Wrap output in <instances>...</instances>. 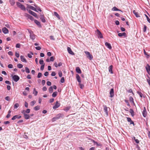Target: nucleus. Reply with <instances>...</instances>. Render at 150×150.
Instances as JSON below:
<instances>
[{
  "mask_svg": "<svg viewBox=\"0 0 150 150\" xmlns=\"http://www.w3.org/2000/svg\"><path fill=\"white\" fill-rule=\"evenodd\" d=\"M16 4L17 6L20 8L23 11H25L26 10L25 7L23 5L18 2H17Z\"/></svg>",
  "mask_w": 150,
  "mask_h": 150,
  "instance_id": "nucleus-1",
  "label": "nucleus"
},
{
  "mask_svg": "<svg viewBox=\"0 0 150 150\" xmlns=\"http://www.w3.org/2000/svg\"><path fill=\"white\" fill-rule=\"evenodd\" d=\"M26 6H27V10L28 11H29V10H28V8H29V9H31L33 10L34 11L36 12H38V11L36 10V9L35 8V7H33V6L30 5L29 4H26Z\"/></svg>",
  "mask_w": 150,
  "mask_h": 150,
  "instance_id": "nucleus-2",
  "label": "nucleus"
},
{
  "mask_svg": "<svg viewBox=\"0 0 150 150\" xmlns=\"http://www.w3.org/2000/svg\"><path fill=\"white\" fill-rule=\"evenodd\" d=\"M85 53L86 54L87 57L90 60H91L93 59V57L89 52L88 51H85Z\"/></svg>",
  "mask_w": 150,
  "mask_h": 150,
  "instance_id": "nucleus-3",
  "label": "nucleus"
},
{
  "mask_svg": "<svg viewBox=\"0 0 150 150\" xmlns=\"http://www.w3.org/2000/svg\"><path fill=\"white\" fill-rule=\"evenodd\" d=\"M96 33L98 38H103V36L102 34L98 29L96 31Z\"/></svg>",
  "mask_w": 150,
  "mask_h": 150,
  "instance_id": "nucleus-4",
  "label": "nucleus"
},
{
  "mask_svg": "<svg viewBox=\"0 0 150 150\" xmlns=\"http://www.w3.org/2000/svg\"><path fill=\"white\" fill-rule=\"evenodd\" d=\"M29 32L30 33V38L33 40H34L35 38V35L33 34V32L32 31H29Z\"/></svg>",
  "mask_w": 150,
  "mask_h": 150,
  "instance_id": "nucleus-5",
  "label": "nucleus"
},
{
  "mask_svg": "<svg viewBox=\"0 0 150 150\" xmlns=\"http://www.w3.org/2000/svg\"><path fill=\"white\" fill-rule=\"evenodd\" d=\"M28 12L29 13L31 14L36 18H38V16L36 13L30 10H29V11H28Z\"/></svg>",
  "mask_w": 150,
  "mask_h": 150,
  "instance_id": "nucleus-6",
  "label": "nucleus"
},
{
  "mask_svg": "<svg viewBox=\"0 0 150 150\" xmlns=\"http://www.w3.org/2000/svg\"><path fill=\"white\" fill-rule=\"evenodd\" d=\"M103 110L105 113L106 116H108V107L105 105H103Z\"/></svg>",
  "mask_w": 150,
  "mask_h": 150,
  "instance_id": "nucleus-7",
  "label": "nucleus"
},
{
  "mask_svg": "<svg viewBox=\"0 0 150 150\" xmlns=\"http://www.w3.org/2000/svg\"><path fill=\"white\" fill-rule=\"evenodd\" d=\"M12 78L13 80L15 82L18 81L19 79V77L17 75H14L12 77Z\"/></svg>",
  "mask_w": 150,
  "mask_h": 150,
  "instance_id": "nucleus-8",
  "label": "nucleus"
},
{
  "mask_svg": "<svg viewBox=\"0 0 150 150\" xmlns=\"http://www.w3.org/2000/svg\"><path fill=\"white\" fill-rule=\"evenodd\" d=\"M60 105V103H59L57 101L55 105L53 107V109H56L59 107Z\"/></svg>",
  "mask_w": 150,
  "mask_h": 150,
  "instance_id": "nucleus-9",
  "label": "nucleus"
},
{
  "mask_svg": "<svg viewBox=\"0 0 150 150\" xmlns=\"http://www.w3.org/2000/svg\"><path fill=\"white\" fill-rule=\"evenodd\" d=\"M146 71L149 74H150V66L147 64L146 67Z\"/></svg>",
  "mask_w": 150,
  "mask_h": 150,
  "instance_id": "nucleus-10",
  "label": "nucleus"
},
{
  "mask_svg": "<svg viewBox=\"0 0 150 150\" xmlns=\"http://www.w3.org/2000/svg\"><path fill=\"white\" fill-rule=\"evenodd\" d=\"M110 97L111 98L113 97L114 95V89L113 88H111L110 89Z\"/></svg>",
  "mask_w": 150,
  "mask_h": 150,
  "instance_id": "nucleus-11",
  "label": "nucleus"
},
{
  "mask_svg": "<svg viewBox=\"0 0 150 150\" xmlns=\"http://www.w3.org/2000/svg\"><path fill=\"white\" fill-rule=\"evenodd\" d=\"M142 115L144 117H146L147 115V112L145 107L144 108V110L142 112Z\"/></svg>",
  "mask_w": 150,
  "mask_h": 150,
  "instance_id": "nucleus-12",
  "label": "nucleus"
},
{
  "mask_svg": "<svg viewBox=\"0 0 150 150\" xmlns=\"http://www.w3.org/2000/svg\"><path fill=\"white\" fill-rule=\"evenodd\" d=\"M67 50L68 53L71 55H73L74 54V53L72 51L71 49L69 47H68L67 48Z\"/></svg>",
  "mask_w": 150,
  "mask_h": 150,
  "instance_id": "nucleus-13",
  "label": "nucleus"
},
{
  "mask_svg": "<svg viewBox=\"0 0 150 150\" xmlns=\"http://www.w3.org/2000/svg\"><path fill=\"white\" fill-rule=\"evenodd\" d=\"M56 117H57V119H59L61 118H63L64 117V115L62 114L59 113L56 116Z\"/></svg>",
  "mask_w": 150,
  "mask_h": 150,
  "instance_id": "nucleus-14",
  "label": "nucleus"
},
{
  "mask_svg": "<svg viewBox=\"0 0 150 150\" xmlns=\"http://www.w3.org/2000/svg\"><path fill=\"white\" fill-rule=\"evenodd\" d=\"M20 58L21 61L23 62H24L25 63H27V61L26 60V59L25 58L24 56L22 55H21L20 56Z\"/></svg>",
  "mask_w": 150,
  "mask_h": 150,
  "instance_id": "nucleus-15",
  "label": "nucleus"
},
{
  "mask_svg": "<svg viewBox=\"0 0 150 150\" xmlns=\"http://www.w3.org/2000/svg\"><path fill=\"white\" fill-rule=\"evenodd\" d=\"M2 30L3 31V32L4 33V34H7L8 33V29L6 28V27H4L2 29Z\"/></svg>",
  "mask_w": 150,
  "mask_h": 150,
  "instance_id": "nucleus-16",
  "label": "nucleus"
},
{
  "mask_svg": "<svg viewBox=\"0 0 150 150\" xmlns=\"http://www.w3.org/2000/svg\"><path fill=\"white\" fill-rule=\"evenodd\" d=\"M127 121L128 122H130V125L133 124V125H134V122L131 120V119L129 117H127Z\"/></svg>",
  "mask_w": 150,
  "mask_h": 150,
  "instance_id": "nucleus-17",
  "label": "nucleus"
},
{
  "mask_svg": "<svg viewBox=\"0 0 150 150\" xmlns=\"http://www.w3.org/2000/svg\"><path fill=\"white\" fill-rule=\"evenodd\" d=\"M105 45L109 49H110L112 48V47L110 43L108 42H106L105 43Z\"/></svg>",
  "mask_w": 150,
  "mask_h": 150,
  "instance_id": "nucleus-18",
  "label": "nucleus"
},
{
  "mask_svg": "<svg viewBox=\"0 0 150 150\" xmlns=\"http://www.w3.org/2000/svg\"><path fill=\"white\" fill-rule=\"evenodd\" d=\"M76 79L78 82H79V83L81 82L80 77L79 76V75L78 74H76Z\"/></svg>",
  "mask_w": 150,
  "mask_h": 150,
  "instance_id": "nucleus-19",
  "label": "nucleus"
},
{
  "mask_svg": "<svg viewBox=\"0 0 150 150\" xmlns=\"http://www.w3.org/2000/svg\"><path fill=\"white\" fill-rule=\"evenodd\" d=\"M113 68V66L112 65L110 66L109 67V71L111 74H113V72L112 71V69Z\"/></svg>",
  "mask_w": 150,
  "mask_h": 150,
  "instance_id": "nucleus-20",
  "label": "nucleus"
},
{
  "mask_svg": "<svg viewBox=\"0 0 150 150\" xmlns=\"http://www.w3.org/2000/svg\"><path fill=\"white\" fill-rule=\"evenodd\" d=\"M126 34L125 33H119L118 34V36L119 37H122L124 36L125 37H126Z\"/></svg>",
  "mask_w": 150,
  "mask_h": 150,
  "instance_id": "nucleus-21",
  "label": "nucleus"
},
{
  "mask_svg": "<svg viewBox=\"0 0 150 150\" xmlns=\"http://www.w3.org/2000/svg\"><path fill=\"white\" fill-rule=\"evenodd\" d=\"M34 22L39 27H41V26L40 24V23L36 20H34Z\"/></svg>",
  "mask_w": 150,
  "mask_h": 150,
  "instance_id": "nucleus-22",
  "label": "nucleus"
},
{
  "mask_svg": "<svg viewBox=\"0 0 150 150\" xmlns=\"http://www.w3.org/2000/svg\"><path fill=\"white\" fill-rule=\"evenodd\" d=\"M33 5L35 7V8L36 9V10H37V11L38 10L40 12H41L42 11V10L40 8V7L38 6L37 5H36L35 4H34Z\"/></svg>",
  "mask_w": 150,
  "mask_h": 150,
  "instance_id": "nucleus-23",
  "label": "nucleus"
},
{
  "mask_svg": "<svg viewBox=\"0 0 150 150\" xmlns=\"http://www.w3.org/2000/svg\"><path fill=\"white\" fill-rule=\"evenodd\" d=\"M133 13L137 17H139L140 16L139 15L138 13L135 11V10H134L133 11Z\"/></svg>",
  "mask_w": 150,
  "mask_h": 150,
  "instance_id": "nucleus-24",
  "label": "nucleus"
},
{
  "mask_svg": "<svg viewBox=\"0 0 150 150\" xmlns=\"http://www.w3.org/2000/svg\"><path fill=\"white\" fill-rule=\"evenodd\" d=\"M24 116L25 119H29L30 117V116L29 115L26 114H24Z\"/></svg>",
  "mask_w": 150,
  "mask_h": 150,
  "instance_id": "nucleus-25",
  "label": "nucleus"
},
{
  "mask_svg": "<svg viewBox=\"0 0 150 150\" xmlns=\"http://www.w3.org/2000/svg\"><path fill=\"white\" fill-rule=\"evenodd\" d=\"M76 71L79 74H81V71L79 67H77L76 68Z\"/></svg>",
  "mask_w": 150,
  "mask_h": 150,
  "instance_id": "nucleus-26",
  "label": "nucleus"
},
{
  "mask_svg": "<svg viewBox=\"0 0 150 150\" xmlns=\"http://www.w3.org/2000/svg\"><path fill=\"white\" fill-rule=\"evenodd\" d=\"M71 108V106H68L65 107V108H64V110L67 112Z\"/></svg>",
  "mask_w": 150,
  "mask_h": 150,
  "instance_id": "nucleus-27",
  "label": "nucleus"
},
{
  "mask_svg": "<svg viewBox=\"0 0 150 150\" xmlns=\"http://www.w3.org/2000/svg\"><path fill=\"white\" fill-rule=\"evenodd\" d=\"M9 2L10 4L12 6H13L15 4L14 0H10Z\"/></svg>",
  "mask_w": 150,
  "mask_h": 150,
  "instance_id": "nucleus-28",
  "label": "nucleus"
},
{
  "mask_svg": "<svg viewBox=\"0 0 150 150\" xmlns=\"http://www.w3.org/2000/svg\"><path fill=\"white\" fill-rule=\"evenodd\" d=\"M112 10L113 11H121L118 9L115 6L113 7L112 8Z\"/></svg>",
  "mask_w": 150,
  "mask_h": 150,
  "instance_id": "nucleus-29",
  "label": "nucleus"
},
{
  "mask_svg": "<svg viewBox=\"0 0 150 150\" xmlns=\"http://www.w3.org/2000/svg\"><path fill=\"white\" fill-rule=\"evenodd\" d=\"M57 91H55L53 93L52 96L53 97H55L57 95Z\"/></svg>",
  "mask_w": 150,
  "mask_h": 150,
  "instance_id": "nucleus-30",
  "label": "nucleus"
},
{
  "mask_svg": "<svg viewBox=\"0 0 150 150\" xmlns=\"http://www.w3.org/2000/svg\"><path fill=\"white\" fill-rule=\"evenodd\" d=\"M129 111L131 115L132 116H134V111L132 109H130Z\"/></svg>",
  "mask_w": 150,
  "mask_h": 150,
  "instance_id": "nucleus-31",
  "label": "nucleus"
},
{
  "mask_svg": "<svg viewBox=\"0 0 150 150\" xmlns=\"http://www.w3.org/2000/svg\"><path fill=\"white\" fill-rule=\"evenodd\" d=\"M49 92L50 93H51L53 92V88L51 86L49 88Z\"/></svg>",
  "mask_w": 150,
  "mask_h": 150,
  "instance_id": "nucleus-32",
  "label": "nucleus"
},
{
  "mask_svg": "<svg viewBox=\"0 0 150 150\" xmlns=\"http://www.w3.org/2000/svg\"><path fill=\"white\" fill-rule=\"evenodd\" d=\"M40 108V106H38V105H37V106H35L34 108V110H39Z\"/></svg>",
  "mask_w": 150,
  "mask_h": 150,
  "instance_id": "nucleus-33",
  "label": "nucleus"
},
{
  "mask_svg": "<svg viewBox=\"0 0 150 150\" xmlns=\"http://www.w3.org/2000/svg\"><path fill=\"white\" fill-rule=\"evenodd\" d=\"M38 93V91H36L35 89L34 88L33 90V93L35 95V96H36L37 95Z\"/></svg>",
  "mask_w": 150,
  "mask_h": 150,
  "instance_id": "nucleus-34",
  "label": "nucleus"
},
{
  "mask_svg": "<svg viewBox=\"0 0 150 150\" xmlns=\"http://www.w3.org/2000/svg\"><path fill=\"white\" fill-rule=\"evenodd\" d=\"M19 104L18 103H16L14 105V109L17 108L19 106Z\"/></svg>",
  "mask_w": 150,
  "mask_h": 150,
  "instance_id": "nucleus-35",
  "label": "nucleus"
},
{
  "mask_svg": "<svg viewBox=\"0 0 150 150\" xmlns=\"http://www.w3.org/2000/svg\"><path fill=\"white\" fill-rule=\"evenodd\" d=\"M17 66L19 68L21 69L23 67V65L19 63L17 65Z\"/></svg>",
  "mask_w": 150,
  "mask_h": 150,
  "instance_id": "nucleus-36",
  "label": "nucleus"
},
{
  "mask_svg": "<svg viewBox=\"0 0 150 150\" xmlns=\"http://www.w3.org/2000/svg\"><path fill=\"white\" fill-rule=\"evenodd\" d=\"M25 72L27 73H29L30 72L29 69L27 67H25Z\"/></svg>",
  "mask_w": 150,
  "mask_h": 150,
  "instance_id": "nucleus-37",
  "label": "nucleus"
},
{
  "mask_svg": "<svg viewBox=\"0 0 150 150\" xmlns=\"http://www.w3.org/2000/svg\"><path fill=\"white\" fill-rule=\"evenodd\" d=\"M148 79H147L146 80L147 82L148 83L149 85L150 86V78L149 77L148 75L147 76Z\"/></svg>",
  "mask_w": 150,
  "mask_h": 150,
  "instance_id": "nucleus-38",
  "label": "nucleus"
},
{
  "mask_svg": "<svg viewBox=\"0 0 150 150\" xmlns=\"http://www.w3.org/2000/svg\"><path fill=\"white\" fill-rule=\"evenodd\" d=\"M39 63H40V64L42 65H43V64H45L44 63V61L42 59H40V61H39Z\"/></svg>",
  "mask_w": 150,
  "mask_h": 150,
  "instance_id": "nucleus-39",
  "label": "nucleus"
},
{
  "mask_svg": "<svg viewBox=\"0 0 150 150\" xmlns=\"http://www.w3.org/2000/svg\"><path fill=\"white\" fill-rule=\"evenodd\" d=\"M137 93L139 95L141 98H142L143 97V95L141 92L137 91Z\"/></svg>",
  "mask_w": 150,
  "mask_h": 150,
  "instance_id": "nucleus-40",
  "label": "nucleus"
},
{
  "mask_svg": "<svg viewBox=\"0 0 150 150\" xmlns=\"http://www.w3.org/2000/svg\"><path fill=\"white\" fill-rule=\"evenodd\" d=\"M5 99L6 100L8 101H9L10 100V98L8 96L5 97Z\"/></svg>",
  "mask_w": 150,
  "mask_h": 150,
  "instance_id": "nucleus-41",
  "label": "nucleus"
},
{
  "mask_svg": "<svg viewBox=\"0 0 150 150\" xmlns=\"http://www.w3.org/2000/svg\"><path fill=\"white\" fill-rule=\"evenodd\" d=\"M93 143L95 144H96L97 146H101V144H100L99 143L98 144L97 142H95L94 141H93Z\"/></svg>",
  "mask_w": 150,
  "mask_h": 150,
  "instance_id": "nucleus-42",
  "label": "nucleus"
},
{
  "mask_svg": "<svg viewBox=\"0 0 150 150\" xmlns=\"http://www.w3.org/2000/svg\"><path fill=\"white\" fill-rule=\"evenodd\" d=\"M35 103H36V102L35 100H33V101H32L30 103V105L31 106H33Z\"/></svg>",
  "mask_w": 150,
  "mask_h": 150,
  "instance_id": "nucleus-43",
  "label": "nucleus"
},
{
  "mask_svg": "<svg viewBox=\"0 0 150 150\" xmlns=\"http://www.w3.org/2000/svg\"><path fill=\"white\" fill-rule=\"evenodd\" d=\"M79 85L81 89H83L84 87V85L82 84H81L80 83H79Z\"/></svg>",
  "mask_w": 150,
  "mask_h": 150,
  "instance_id": "nucleus-44",
  "label": "nucleus"
},
{
  "mask_svg": "<svg viewBox=\"0 0 150 150\" xmlns=\"http://www.w3.org/2000/svg\"><path fill=\"white\" fill-rule=\"evenodd\" d=\"M129 100L130 102L134 103L133 99L132 97L130 96L129 97Z\"/></svg>",
  "mask_w": 150,
  "mask_h": 150,
  "instance_id": "nucleus-45",
  "label": "nucleus"
},
{
  "mask_svg": "<svg viewBox=\"0 0 150 150\" xmlns=\"http://www.w3.org/2000/svg\"><path fill=\"white\" fill-rule=\"evenodd\" d=\"M42 76V74L40 72H39L38 74L37 77L38 78H40Z\"/></svg>",
  "mask_w": 150,
  "mask_h": 150,
  "instance_id": "nucleus-46",
  "label": "nucleus"
},
{
  "mask_svg": "<svg viewBox=\"0 0 150 150\" xmlns=\"http://www.w3.org/2000/svg\"><path fill=\"white\" fill-rule=\"evenodd\" d=\"M54 14L55 16H56L57 18H59V15L58 13L56 12H54Z\"/></svg>",
  "mask_w": 150,
  "mask_h": 150,
  "instance_id": "nucleus-47",
  "label": "nucleus"
},
{
  "mask_svg": "<svg viewBox=\"0 0 150 150\" xmlns=\"http://www.w3.org/2000/svg\"><path fill=\"white\" fill-rule=\"evenodd\" d=\"M57 117H53L52 119V122H54L56 120H57Z\"/></svg>",
  "mask_w": 150,
  "mask_h": 150,
  "instance_id": "nucleus-48",
  "label": "nucleus"
},
{
  "mask_svg": "<svg viewBox=\"0 0 150 150\" xmlns=\"http://www.w3.org/2000/svg\"><path fill=\"white\" fill-rule=\"evenodd\" d=\"M45 64H43V65H41L40 67V70L42 71L43 70L44 66H45Z\"/></svg>",
  "mask_w": 150,
  "mask_h": 150,
  "instance_id": "nucleus-49",
  "label": "nucleus"
},
{
  "mask_svg": "<svg viewBox=\"0 0 150 150\" xmlns=\"http://www.w3.org/2000/svg\"><path fill=\"white\" fill-rule=\"evenodd\" d=\"M61 82L62 83H63L64 82V77H62L61 79L60 80Z\"/></svg>",
  "mask_w": 150,
  "mask_h": 150,
  "instance_id": "nucleus-50",
  "label": "nucleus"
},
{
  "mask_svg": "<svg viewBox=\"0 0 150 150\" xmlns=\"http://www.w3.org/2000/svg\"><path fill=\"white\" fill-rule=\"evenodd\" d=\"M146 29H147V27L146 25H144V27L143 28V31L144 32H145L146 31Z\"/></svg>",
  "mask_w": 150,
  "mask_h": 150,
  "instance_id": "nucleus-51",
  "label": "nucleus"
},
{
  "mask_svg": "<svg viewBox=\"0 0 150 150\" xmlns=\"http://www.w3.org/2000/svg\"><path fill=\"white\" fill-rule=\"evenodd\" d=\"M42 21L43 23H45L46 22L45 19V18L44 17V18H42L40 19Z\"/></svg>",
  "mask_w": 150,
  "mask_h": 150,
  "instance_id": "nucleus-52",
  "label": "nucleus"
},
{
  "mask_svg": "<svg viewBox=\"0 0 150 150\" xmlns=\"http://www.w3.org/2000/svg\"><path fill=\"white\" fill-rule=\"evenodd\" d=\"M8 67L10 69H11L13 68V65L12 64H9L8 65Z\"/></svg>",
  "mask_w": 150,
  "mask_h": 150,
  "instance_id": "nucleus-53",
  "label": "nucleus"
},
{
  "mask_svg": "<svg viewBox=\"0 0 150 150\" xmlns=\"http://www.w3.org/2000/svg\"><path fill=\"white\" fill-rule=\"evenodd\" d=\"M17 118V115H16L13 116V117L11 119L12 120H14Z\"/></svg>",
  "mask_w": 150,
  "mask_h": 150,
  "instance_id": "nucleus-54",
  "label": "nucleus"
},
{
  "mask_svg": "<svg viewBox=\"0 0 150 150\" xmlns=\"http://www.w3.org/2000/svg\"><path fill=\"white\" fill-rule=\"evenodd\" d=\"M54 57L52 56L50 57V61L53 62L54 61Z\"/></svg>",
  "mask_w": 150,
  "mask_h": 150,
  "instance_id": "nucleus-55",
  "label": "nucleus"
},
{
  "mask_svg": "<svg viewBox=\"0 0 150 150\" xmlns=\"http://www.w3.org/2000/svg\"><path fill=\"white\" fill-rule=\"evenodd\" d=\"M21 46V44L20 43H17L16 45V48H19Z\"/></svg>",
  "mask_w": 150,
  "mask_h": 150,
  "instance_id": "nucleus-56",
  "label": "nucleus"
},
{
  "mask_svg": "<svg viewBox=\"0 0 150 150\" xmlns=\"http://www.w3.org/2000/svg\"><path fill=\"white\" fill-rule=\"evenodd\" d=\"M58 75H59V77H61L62 76V72L61 71H59L58 73Z\"/></svg>",
  "mask_w": 150,
  "mask_h": 150,
  "instance_id": "nucleus-57",
  "label": "nucleus"
},
{
  "mask_svg": "<svg viewBox=\"0 0 150 150\" xmlns=\"http://www.w3.org/2000/svg\"><path fill=\"white\" fill-rule=\"evenodd\" d=\"M56 75V73L54 71H52L51 73V75L52 76H54Z\"/></svg>",
  "mask_w": 150,
  "mask_h": 150,
  "instance_id": "nucleus-58",
  "label": "nucleus"
},
{
  "mask_svg": "<svg viewBox=\"0 0 150 150\" xmlns=\"http://www.w3.org/2000/svg\"><path fill=\"white\" fill-rule=\"evenodd\" d=\"M30 110L29 109H28L26 110L25 111V112L27 113H30Z\"/></svg>",
  "mask_w": 150,
  "mask_h": 150,
  "instance_id": "nucleus-59",
  "label": "nucleus"
},
{
  "mask_svg": "<svg viewBox=\"0 0 150 150\" xmlns=\"http://www.w3.org/2000/svg\"><path fill=\"white\" fill-rule=\"evenodd\" d=\"M47 86H50L51 85V83L50 81H48L47 82Z\"/></svg>",
  "mask_w": 150,
  "mask_h": 150,
  "instance_id": "nucleus-60",
  "label": "nucleus"
},
{
  "mask_svg": "<svg viewBox=\"0 0 150 150\" xmlns=\"http://www.w3.org/2000/svg\"><path fill=\"white\" fill-rule=\"evenodd\" d=\"M25 16L26 17H27L28 18H29L30 16V15L28 14V13H25Z\"/></svg>",
  "mask_w": 150,
  "mask_h": 150,
  "instance_id": "nucleus-61",
  "label": "nucleus"
},
{
  "mask_svg": "<svg viewBox=\"0 0 150 150\" xmlns=\"http://www.w3.org/2000/svg\"><path fill=\"white\" fill-rule=\"evenodd\" d=\"M48 74H49V73L47 71H46V72H45V73L44 74V75L45 76H47L48 75Z\"/></svg>",
  "mask_w": 150,
  "mask_h": 150,
  "instance_id": "nucleus-62",
  "label": "nucleus"
},
{
  "mask_svg": "<svg viewBox=\"0 0 150 150\" xmlns=\"http://www.w3.org/2000/svg\"><path fill=\"white\" fill-rule=\"evenodd\" d=\"M145 16L146 17V18H147V21L150 23V19L149 18V17L146 15H145Z\"/></svg>",
  "mask_w": 150,
  "mask_h": 150,
  "instance_id": "nucleus-63",
  "label": "nucleus"
},
{
  "mask_svg": "<svg viewBox=\"0 0 150 150\" xmlns=\"http://www.w3.org/2000/svg\"><path fill=\"white\" fill-rule=\"evenodd\" d=\"M5 83L6 84H9L10 85H11V82L9 81H7H7H5Z\"/></svg>",
  "mask_w": 150,
  "mask_h": 150,
  "instance_id": "nucleus-64",
  "label": "nucleus"
}]
</instances>
